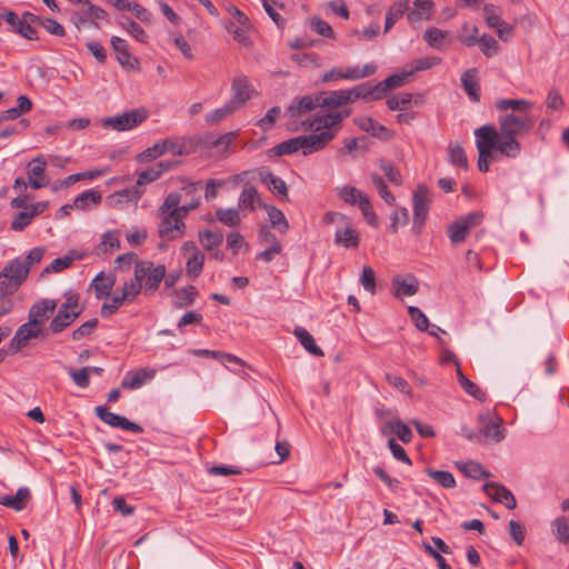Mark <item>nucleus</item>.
I'll use <instances>...</instances> for the list:
<instances>
[{
    "instance_id": "54",
    "label": "nucleus",
    "mask_w": 569,
    "mask_h": 569,
    "mask_svg": "<svg viewBox=\"0 0 569 569\" xmlns=\"http://www.w3.org/2000/svg\"><path fill=\"white\" fill-rule=\"evenodd\" d=\"M409 211L406 207H400L398 209H396L391 216H390V231L392 233H397L398 232V229L399 227H405L409 223Z\"/></svg>"
},
{
    "instance_id": "2",
    "label": "nucleus",
    "mask_w": 569,
    "mask_h": 569,
    "mask_svg": "<svg viewBox=\"0 0 569 569\" xmlns=\"http://www.w3.org/2000/svg\"><path fill=\"white\" fill-rule=\"evenodd\" d=\"M499 127L496 128L498 152L507 158L515 159L521 152L519 137L527 134L535 126V120L528 113L510 112L500 116Z\"/></svg>"
},
{
    "instance_id": "56",
    "label": "nucleus",
    "mask_w": 569,
    "mask_h": 569,
    "mask_svg": "<svg viewBox=\"0 0 569 569\" xmlns=\"http://www.w3.org/2000/svg\"><path fill=\"white\" fill-rule=\"evenodd\" d=\"M379 167L383 171V173L389 182H391L396 186L402 184V176L391 161L381 159L379 161Z\"/></svg>"
},
{
    "instance_id": "8",
    "label": "nucleus",
    "mask_w": 569,
    "mask_h": 569,
    "mask_svg": "<svg viewBox=\"0 0 569 569\" xmlns=\"http://www.w3.org/2000/svg\"><path fill=\"white\" fill-rule=\"evenodd\" d=\"M147 119V111L133 109L122 114L106 118L103 120L104 127H110L118 131H126L138 127Z\"/></svg>"
},
{
    "instance_id": "21",
    "label": "nucleus",
    "mask_w": 569,
    "mask_h": 569,
    "mask_svg": "<svg viewBox=\"0 0 569 569\" xmlns=\"http://www.w3.org/2000/svg\"><path fill=\"white\" fill-rule=\"evenodd\" d=\"M80 315H81V310L73 311L71 309H67V308L60 306L57 315L53 317V319L51 320V322L49 325V330L52 333H60L66 328L71 326L73 323V321L80 317Z\"/></svg>"
},
{
    "instance_id": "46",
    "label": "nucleus",
    "mask_w": 569,
    "mask_h": 569,
    "mask_svg": "<svg viewBox=\"0 0 569 569\" xmlns=\"http://www.w3.org/2000/svg\"><path fill=\"white\" fill-rule=\"evenodd\" d=\"M457 466L465 476L476 480H480L489 476L482 466L476 461L460 462L457 463Z\"/></svg>"
},
{
    "instance_id": "50",
    "label": "nucleus",
    "mask_w": 569,
    "mask_h": 569,
    "mask_svg": "<svg viewBox=\"0 0 569 569\" xmlns=\"http://www.w3.org/2000/svg\"><path fill=\"white\" fill-rule=\"evenodd\" d=\"M479 29L476 26L465 24L458 33L459 41L466 47H473L479 42Z\"/></svg>"
},
{
    "instance_id": "35",
    "label": "nucleus",
    "mask_w": 569,
    "mask_h": 569,
    "mask_svg": "<svg viewBox=\"0 0 569 569\" xmlns=\"http://www.w3.org/2000/svg\"><path fill=\"white\" fill-rule=\"evenodd\" d=\"M495 106L499 111L512 110L515 113H528L532 103L523 99H500L496 101Z\"/></svg>"
},
{
    "instance_id": "30",
    "label": "nucleus",
    "mask_w": 569,
    "mask_h": 569,
    "mask_svg": "<svg viewBox=\"0 0 569 569\" xmlns=\"http://www.w3.org/2000/svg\"><path fill=\"white\" fill-rule=\"evenodd\" d=\"M114 286V278L104 276L103 272L98 273L90 283V289L94 290L96 298H109Z\"/></svg>"
},
{
    "instance_id": "53",
    "label": "nucleus",
    "mask_w": 569,
    "mask_h": 569,
    "mask_svg": "<svg viewBox=\"0 0 569 569\" xmlns=\"http://www.w3.org/2000/svg\"><path fill=\"white\" fill-rule=\"evenodd\" d=\"M426 472L430 478L446 489H451L456 486L455 477L449 471L427 469Z\"/></svg>"
},
{
    "instance_id": "52",
    "label": "nucleus",
    "mask_w": 569,
    "mask_h": 569,
    "mask_svg": "<svg viewBox=\"0 0 569 569\" xmlns=\"http://www.w3.org/2000/svg\"><path fill=\"white\" fill-rule=\"evenodd\" d=\"M448 32L436 27L426 29L423 40L432 48L440 49L443 40L447 39Z\"/></svg>"
},
{
    "instance_id": "13",
    "label": "nucleus",
    "mask_w": 569,
    "mask_h": 569,
    "mask_svg": "<svg viewBox=\"0 0 569 569\" xmlns=\"http://www.w3.org/2000/svg\"><path fill=\"white\" fill-rule=\"evenodd\" d=\"M318 103H320L321 108H326V112L330 111H349L350 109H341L339 108L350 104L349 96L346 90H333V91H322L318 93Z\"/></svg>"
},
{
    "instance_id": "12",
    "label": "nucleus",
    "mask_w": 569,
    "mask_h": 569,
    "mask_svg": "<svg viewBox=\"0 0 569 569\" xmlns=\"http://www.w3.org/2000/svg\"><path fill=\"white\" fill-rule=\"evenodd\" d=\"M96 415L100 420L113 428H120L123 430L131 431L133 433H141L142 427L136 422L130 421L126 417L110 412L106 407L98 406L94 408Z\"/></svg>"
},
{
    "instance_id": "44",
    "label": "nucleus",
    "mask_w": 569,
    "mask_h": 569,
    "mask_svg": "<svg viewBox=\"0 0 569 569\" xmlns=\"http://www.w3.org/2000/svg\"><path fill=\"white\" fill-rule=\"evenodd\" d=\"M204 263V254L202 252H197L194 254H190L186 262V273L190 279H196L200 276L203 269Z\"/></svg>"
},
{
    "instance_id": "7",
    "label": "nucleus",
    "mask_w": 569,
    "mask_h": 569,
    "mask_svg": "<svg viewBox=\"0 0 569 569\" xmlns=\"http://www.w3.org/2000/svg\"><path fill=\"white\" fill-rule=\"evenodd\" d=\"M166 152H171L174 156H182L186 153V144L182 139H163L156 142L152 147L147 148L139 154L141 161H152Z\"/></svg>"
},
{
    "instance_id": "43",
    "label": "nucleus",
    "mask_w": 569,
    "mask_h": 569,
    "mask_svg": "<svg viewBox=\"0 0 569 569\" xmlns=\"http://www.w3.org/2000/svg\"><path fill=\"white\" fill-rule=\"evenodd\" d=\"M370 179L372 184L376 187L379 196L381 199L388 204V206H395L396 204V197L393 193L389 190L385 179L379 176L378 173L373 172L370 174Z\"/></svg>"
},
{
    "instance_id": "4",
    "label": "nucleus",
    "mask_w": 569,
    "mask_h": 569,
    "mask_svg": "<svg viewBox=\"0 0 569 569\" xmlns=\"http://www.w3.org/2000/svg\"><path fill=\"white\" fill-rule=\"evenodd\" d=\"M167 268L164 264L154 266L150 260H138L134 263V276L143 283V291L154 292L164 279Z\"/></svg>"
},
{
    "instance_id": "26",
    "label": "nucleus",
    "mask_w": 569,
    "mask_h": 569,
    "mask_svg": "<svg viewBox=\"0 0 569 569\" xmlns=\"http://www.w3.org/2000/svg\"><path fill=\"white\" fill-rule=\"evenodd\" d=\"M317 107H320V103H318V94L313 96H305L300 99L295 100L289 107H288V113L290 118H298L302 114H306L308 112H311Z\"/></svg>"
},
{
    "instance_id": "31",
    "label": "nucleus",
    "mask_w": 569,
    "mask_h": 569,
    "mask_svg": "<svg viewBox=\"0 0 569 569\" xmlns=\"http://www.w3.org/2000/svg\"><path fill=\"white\" fill-rule=\"evenodd\" d=\"M392 286L395 287V296L397 298L413 296L419 289V283L413 277H410L409 279L396 277L392 280Z\"/></svg>"
},
{
    "instance_id": "41",
    "label": "nucleus",
    "mask_w": 569,
    "mask_h": 569,
    "mask_svg": "<svg viewBox=\"0 0 569 569\" xmlns=\"http://www.w3.org/2000/svg\"><path fill=\"white\" fill-rule=\"evenodd\" d=\"M551 530L560 543L569 545V517H558L551 522Z\"/></svg>"
},
{
    "instance_id": "49",
    "label": "nucleus",
    "mask_w": 569,
    "mask_h": 569,
    "mask_svg": "<svg viewBox=\"0 0 569 569\" xmlns=\"http://www.w3.org/2000/svg\"><path fill=\"white\" fill-rule=\"evenodd\" d=\"M198 296V290L194 286H187L176 291V307L183 308L191 306Z\"/></svg>"
},
{
    "instance_id": "57",
    "label": "nucleus",
    "mask_w": 569,
    "mask_h": 569,
    "mask_svg": "<svg viewBox=\"0 0 569 569\" xmlns=\"http://www.w3.org/2000/svg\"><path fill=\"white\" fill-rule=\"evenodd\" d=\"M143 291V283L140 280H137V276L133 277V279H130L129 281H126L122 289L120 290L121 293L129 300V302L134 301V299Z\"/></svg>"
},
{
    "instance_id": "58",
    "label": "nucleus",
    "mask_w": 569,
    "mask_h": 569,
    "mask_svg": "<svg viewBox=\"0 0 569 569\" xmlns=\"http://www.w3.org/2000/svg\"><path fill=\"white\" fill-rule=\"evenodd\" d=\"M77 257L72 254H66L63 257L56 258L51 263H49L42 271V274L44 273H52V272H61L66 269H68L72 262L76 260Z\"/></svg>"
},
{
    "instance_id": "16",
    "label": "nucleus",
    "mask_w": 569,
    "mask_h": 569,
    "mask_svg": "<svg viewBox=\"0 0 569 569\" xmlns=\"http://www.w3.org/2000/svg\"><path fill=\"white\" fill-rule=\"evenodd\" d=\"M56 300L41 299L33 303L29 309L28 320H33V323L42 329L46 320L49 318V315L52 313L56 310Z\"/></svg>"
},
{
    "instance_id": "45",
    "label": "nucleus",
    "mask_w": 569,
    "mask_h": 569,
    "mask_svg": "<svg viewBox=\"0 0 569 569\" xmlns=\"http://www.w3.org/2000/svg\"><path fill=\"white\" fill-rule=\"evenodd\" d=\"M448 160L455 167L468 169V159L466 152L459 143L449 146Z\"/></svg>"
},
{
    "instance_id": "36",
    "label": "nucleus",
    "mask_w": 569,
    "mask_h": 569,
    "mask_svg": "<svg viewBox=\"0 0 569 569\" xmlns=\"http://www.w3.org/2000/svg\"><path fill=\"white\" fill-rule=\"evenodd\" d=\"M295 336L302 345V347L312 356L321 357L323 356V351L316 343L313 337L309 333V331L302 327H297L293 331Z\"/></svg>"
},
{
    "instance_id": "63",
    "label": "nucleus",
    "mask_w": 569,
    "mask_h": 569,
    "mask_svg": "<svg viewBox=\"0 0 569 569\" xmlns=\"http://www.w3.org/2000/svg\"><path fill=\"white\" fill-rule=\"evenodd\" d=\"M340 198L352 206H358V202L362 200V198L366 197V194L360 191L359 189L350 186H345L339 190Z\"/></svg>"
},
{
    "instance_id": "62",
    "label": "nucleus",
    "mask_w": 569,
    "mask_h": 569,
    "mask_svg": "<svg viewBox=\"0 0 569 569\" xmlns=\"http://www.w3.org/2000/svg\"><path fill=\"white\" fill-rule=\"evenodd\" d=\"M33 219H34V217H33L32 212L30 211L29 208H27V210H22V211L18 212L17 214H14V217L11 221L10 228L13 231L20 232V231L24 230V228L28 227L32 222Z\"/></svg>"
},
{
    "instance_id": "9",
    "label": "nucleus",
    "mask_w": 569,
    "mask_h": 569,
    "mask_svg": "<svg viewBox=\"0 0 569 569\" xmlns=\"http://www.w3.org/2000/svg\"><path fill=\"white\" fill-rule=\"evenodd\" d=\"M162 221L159 226V234L162 238L173 240L180 238L183 232L186 224L182 221L186 214L176 212H160Z\"/></svg>"
},
{
    "instance_id": "24",
    "label": "nucleus",
    "mask_w": 569,
    "mask_h": 569,
    "mask_svg": "<svg viewBox=\"0 0 569 569\" xmlns=\"http://www.w3.org/2000/svg\"><path fill=\"white\" fill-rule=\"evenodd\" d=\"M335 243L337 246L350 249L359 246V233L347 221L341 227H338L335 232Z\"/></svg>"
},
{
    "instance_id": "18",
    "label": "nucleus",
    "mask_w": 569,
    "mask_h": 569,
    "mask_svg": "<svg viewBox=\"0 0 569 569\" xmlns=\"http://www.w3.org/2000/svg\"><path fill=\"white\" fill-rule=\"evenodd\" d=\"M483 16L488 27L495 29L500 39H505V36L512 31V27L500 19L498 7L486 4Z\"/></svg>"
},
{
    "instance_id": "47",
    "label": "nucleus",
    "mask_w": 569,
    "mask_h": 569,
    "mask_svg": "<svg viewBox=\"0 0 569 569\" xmlns=\"http://www.w3.org/2000/svg\"><path fill=\"white\" fill-rule=\"evenodd\" d=\"M234 111H237L236 107L228 101L224 106L208 112L206 114V122L209 126L216 124L231 116Z\"/></svg>"
},
{
    "instance_id": "11",
    "label": "nucleus",
    "mask_w": 569,
    "mask_h": 569,
    "mask_svg": "<svg viewBox=\"0 0 569 569\" xmlns=\"http://www.w3.org/2000/svg\"><path fill=\"white\" fill-rule=\"evenodd\" d=\"M231 92L232 96L229 102L238 110L252 98L254 89L248 77L240 74L233 78L231 83Z\"/></svg>"
},
{
    "instance_id": "17",
    "label": "nucleus",
    "mask_w": 569,
    "mask_h": 569,
    "mask_svg": "<svg viewBox=\"0 0 569 569\" xmlns=\"http://www.w3.org/2000/svg\"><path fill=\"white\" fill-rule=\"evenodd\" d=\"M110 42L116 52V58L122 67L128 69L138 68L139 61L130 53L128 42L124 39L113 36Z\"/></svg>"
},
{
    "instance_id": "39",
    "label": "nucleus",
    "mask_w": 569,
    "mask_h": 569,
    "mask_svg": "<svg viewBox=\"0 0 569 569\" xmlns=\"http://www.w3.org/2000/svg\"><path fill=\"white\" fill-rule=\"evenodd\" d=\"M412 74L413 71H403L401 73L391 74L383 81L378 82L381 97H383L389 90L403 86L407 79Z\"/></svg>"
},
{
    "instance_id": "22",
    "label": "nucleus",
    "mask_w": 569,
    "mask_h": 569,
    "mask_svg": "<svg viewBox=\"0 0 569 569\" xmlns=\"http://www.w3.org/2000/svg\"><path fill=\"white\" fill-rule=\"evenodd\" d=\"M485 492L490 496L493 500L500 503H505L508 509H515L517 506L516 498L513 493L507 489L506 487L495 483L488 482L483 486Z\"/></svg>"
},
{
    "instance_id": "27",
    "label": "nucleus",
    "mask_w": 569,
    "mask_h": 569,
    "mask_svg": "<svg viewBox=\"0 0 569 569\" xmlns=\"http://www.w3.org/2000/svg\"><path fill=\"white\" fill-rule=\"evenodd\" d=\"M31 497L30 490L27 487L19 488L14 496L0 497V505L11 508L16 511L23 510Z\"/></svg>"
},
{
    "instance_id": "29",
    "label": "nucleus",
    "mask_w": 569,
    "mask_h": 569,
    "mask_svg": "<svg viewBox=\"0 0 569 569\" xmlns=\"http://www.w3.org/2000/svg\"><path fill=\"white\" fill-rule=\"evenodd\" d=\"M478 70L476 68L468 69L462 76H461V83L469 96V98L478 102L480 100V86L479 81L477 79Z\"/></svg>"
},
{
    "instance_id": "32",
    "label": "nucleus",
    "mask_w": 569,
    "mask_h": 569,
    "mask_svg": "<svg viewBox=\"0 0 569 569\" xmlns=\"http://www.w3.org/2000/svg\"><path fill=\"white\" fill-rule=\"evenodd\" d=\"M408 10L409 0H399L392 3L386 13L385 32H388Z\"/></svg>"
},
{
    "instance_id": "23",
    "label": "nucleus",
    "mask_w": 569,
    "mask_h": 569,
    "mask_svg": "<svg viewBox=\"0 0 569 569\" xmlns=\"http://www.w3.org/2000/svg\"><path fill=\"white\" fill-rule=\"evenodd\" d=\"M156 376V370L151 368H142L136 371H128L122 379L121 386L124 389H138L147 381L152 380Z\"/></svg>"
},
{
    "instance_id": "25",
    "label": "nucleus",
    "mask_w": 569,
    "mask_h": 569,
    "mask_svg": "<svg viewBox=\"0 0 569 569\" xmlns=\"http://www.w3.org/2000/svg\"><path fill=\"white\" fill-rule=\"evenodd\" d=\"M259 177L261 182L264 183L273 194L278 196L280 199L288 198V187L283 179L266 169L260 170Z\"/></svg>"
},
{
    "instance_id": "40",
    "label": "nucleus",
    "mask_w": 569,
    "mask_h": 569,
    "mask_svg": "<svg viewBox=\"0 0 569 569\" xmlns=\"http://www.w3.org/2000/svg\"><path fill=\"white\" fill-rule=\"evenodd\" d=\"M86 6L88 7V10H87V16L86 17H80L78 22H77V27L79 28V24L80 23H84L88 21V17L90 18V22L93 27L96 28H99L98 23H97V20H106V21H109V14L108 12L102 9L101 7H98L93 3H91V1L89 0V3H86Z\"/></svg>"
},
{
    "instance_id": "1",
    "label": "nucleus",
    "mask_w": 569,
    "mask_h": 569,
    "mask_svg": "<svg viewBox=\"0 0 569 569\" xmlns=\"http://www.w3.org/2000/svg\"><path fill=\"white\" fill-rule=\"evenodd\" d=\"M349 117V111L317 112L312 118L301 122L309 134L300 136L301 152L310 156L323 150L339 133L342 121Z\"/></svg>"
},
{
    "instance_id": "10",
    "label": "nucleus",
    "mask_w": 569,
    "mask_h": 569,
    "mask_svg": "<svg viewBox=\"0 0 569 569\" xmlns=\"http://www.w3.org/2000/svg\"><path fill=\"white\" fill-rule=\"evenodd\" d=\"M41 332L42 329L36 326L33 320H28L17 329L9 343V352L12 355L19 352L21 349L27 347L30 340L38 338Z\"/></svg>"
},
{
    "instance_id": "64",
    "label": "nucleus",
    "mask_w": 569,
    "mask_h": 569,
    "mask_svg": "<svg viewBox=\"0 0 569 569\" xmlns=\"http://www.w3.org/2000/svg\"><path fill=\"white\" fill-rule=\"evenodd\" d=\"M408 313L418 330L428 331L430 322L427 316L418 307H408Z\"/></svg>"
},
{
    "instance_id": "6",
    "label": "nucleus",
    "mask_w": 569,
    "mask_h": 569,
    "mask_svg": "<svg viewBox=\"0 0 569 569\" xmlns=\"http://www.w3.org/2000/svg\"><path fill=\"white\" fill-rule=\"evenodd\" d=\"M413 202V222H412V232L419 234L426 223L429 208H430V192L429 189L419 184L413 192L412 197Z\"/></svg>"
},
{
    "instance_id": "51",
    "label": "nucleus",
    "mask_w": 569,
    "mask_h": 569,
    "mask_svg": "<svg viewBox=\"0 0 569 569\" xmlns=\"http://www.w3.org/2000/svg\"><path fill=\"white\" fill-rule=\"evenodd\" d=\"M199 240L206 250H212L222 243L223 234L222 232L203 230L199 232Z\"/></svg>"
},
{
    "instance_id": "55",
    "label": "nucleus",
    "mask_w": 569,
    "mask_h": 569,
    "mask_svg": "<svg viewBox=\"0 0 569 569\" xmlns=\"http://www.w3.org/2000/svg\"><path fill=\"white\" fill-rule=\"evenodd\" d=\"M120 248L119 233L117 231H106L101 237L99 250L102 253L111 252Z\"/></svg>"
},
{
    "instance_id": "34",
    "label": "nucleus",
    "mask_w": 569,
    "mask_h": 569,
    "mask_svg": "<svg viewBox=\"0 0 569 569\" xmlns=\"http://www.w3.org/2000/svg\"><path fill=\"white\" fill-rule=\"evenodd\" d=\"M238 206L240 209L253 211L257 207L263 204L258 190L254 187H248L240 193Z\"/></svg>"
},
{
    "instance_id": "38",
    "label": "nucleus",
    "mask_w": 569,
    "mask_h": 569,
    "mask_svg": "<svg viewBox=\"0 0 569 569\" xmlns=\"http://www.w3.org/2000/svg\"><path fill=\"white\" fill-rule=\"evenodd\" d=\"M266 209L271 227L277 229L280 233H286L289 230V223L284 213L272 204H263Z\"/></svg>"
},
{
    "instance_id": "37",
    "label": "nucleus",
    "mask_w": 569,
    "mask_h": 569,
    "mask_svg": "<svg viewBox=\"0 0 569 569\" xmlns=\"http://www.w3.org/2000/svg\"><path fill=\"white\" fill-rule=\"evenodd\" d=\"M480 443H485L487 441L491 442H500L505 439V429L501 427L499 422H488L480 429Z\"/></svg>"
},
{
    "instance_id": "15",
    "label": "nucleus",
    "mask_w": 569,
    "mask_h": 569,
    "mask_svg": "<svg viewBox=\"0 0 569 569\" xmlns=\"http://www.w3.org/2000/svg\"><path fill=\"white\" fill-rule=\"evenodd\" d=\"M181 198V194L178 192L169 193L159 208V212H176L187 214L189 211L198 208L200 204V196H193L192 203H184L180 206Z\"/></svg>"
},
{
    "instance_id": "14",
    "label": "nucleus",
    "mask_w": 569,
    "mask_h": 569,
    "mask_svg": "<svg viewBox=\"0 0 569 569\" xmlns=\"http://www.w3.org/2000/svg\"><path fill=\"white\" fill-rule=\"evenodd\" d=\"M46 167L47 160L42 154L37 156L28 163V182L31 188L40 189L48 186L49 179L44 174Z\"/></svg>"
},
{
    "instance_id": "48",
    "label": "nucleus",
    "mask_w": 569,
    "mask_h": 569,
    "mask_svg": "<svg viewBox=\"0 0 569 569\" xmlns=\"http://www.w3.org/2000/svg\"><path fill=\"white\" fill-rule=\"evenodd\" d=\"M216 218L219 222L228 227H238L241 223V218L237 209H218L216 211Z\"/></svg>"
},
{
    "instance_id": "28",
    "label": "nucleus",
    "mask_w": 569,
    "mask_h": 569,
    "mask_svg": "<svg viewBox=\"0 0 569 569\" xmlns=\"http://www.w3.org/2000/svg\"><path fill=\"white\" fill-rule=\"evenodd\" d=\"M102 200V193L96 189H89L78 194L73 200L77 210L87 211L98 206Z\"/></svg>"
},
{
    "instance_id": "59",
    "label": "nucleus",
    "mask_w": 569,
    "mask_h": 569,
    "mask_svg": "<svg viewBox=\"0 0 569 569\" xmlns=\"http://www.w3.org/2000/svg\"><path fill=\"white\" fill-rule=\"evenodd\" d=\"M469 230L459 220L448 227V236L452 244H458L466 240Z\"/></svg>"
},
{
    "instance_id": "61",
    "label": "nucleus",
    "mask_w": 569,
    "mask_h": 569,
    "mask_svg": "<svg viewBox=\"0 0 569 569\" xmlns=\"http://www.w3.org/2000/svg\"><path fill=\"white\" fill-rule=\"evenodd\" d=\"M358 207L361 210L367 223L377 228L379 226V219L367 194L365 198H362L361 201L358 202Z\"/></svg>"
},
{
    "instance_id": "5",
    "label": "nucleus",
    "mask_w": 569,
    "mask_h": 569,
    "mask_svg": "<svg viewBox=\"0 0 569 569\" xmlns=\"http://www.w3.org/2000/svg\"><path fill=\"white\" fill-rule=\"evenodd\" d=\"M27 277L28 270L19 262V258L10 260L0 272V295H12Z\"/></svg>"
},
{
    "instance_id": "33",
    "label": "nucleus",
    "mask_w": 569,
    "mask_h": 569,
    "mask_svg": "<svg viewBox=\"0 0 569 569\" xmlns=\"http://www.w3.org/2000/svg\"><path fill=\"white\" fill-rule=\"evenodd\" d=\"M376 71L377 66L373 62H370L366 63L363 67H349L343 72H338L337 78H343L346 80H359L375 74Z\"/></svg>"
},
{
    "instance_id": "60",
    "label": "nucleus",
    "mask_w": 569,
    "mask_h": 569,
    "mask_svg": "<svg viewBox=\"0 0 569 569\" xmlns=\"http://www.w3.org/2000/svg\"><path fill=\"white\" fill-rule=\"evenodd\" d=\"M412 100V94L408 92H401L392 96L387 100V106L390 110L405 111L409 108Z\"/></svg>"
},
{
    "instance_id": "3",
    "label": "nucleus",
    "mask_w": 569,
    "mask_h": 569,
    "mask_svg": "<svg viewBox=\"0 0 569 569\" xmlns=\"http://www.w3.org/2000/svg\"><path fill=\"white\" fill-rule=\"evenodd\" d=\"M476 147L478 150V169L481 172H487L490 167V157L492 151H498V144L496 143V127L492 124H486L475 130Z\"/></svg>"
},
{
    "instance_id": "19",
    "label": "nucleus",
    "mask_w": 569,
    "mask_h": 569,
    "mask_svg": "<svg viewBox=\"0 0 569 569\" xmlns=\"http://www.w3.org/2000/svg\"><path fill=\"white\" fill-rule=\"evenodd\" d=\"M350 103H355L359 99L365 101L380 100V89L378 83L372 86L370 82H362L353 88L347 89Z\"/></svg>"
},
{
    "instance_id": "20",
    "label": "nucleus",
    "mask_w": 569,
    "mask_h": 569,
    "mask_svg": "<svg viewBox=\"0 0 569 569\" xmlns=\"http://www.w3.org/2000/svg\"><path fill=\"white\" fill-rule=\"evenodd\" d=\"M353 123L362 131L375 138L387 140L391 137L390 131L383 124H380L371 117L359 116L353 119Z\"/></svg>"
},
{
    "instance_id": "42",
    "label": "nucleus",
    "mask_w": 569,
    "mask_h": 569,
    "mask_svg": "<svg viewBox=\"0 0 569 569\" xmlns=\"http://www.w3.org/2000/svg\"><path fill=\"white\" fill-rule=\"evenodd\" d=\"M297 151H301L300 136L282 141L281 143L270 149L269 153L281 157L292 154Z\"/></svg>"
}]
</instances>
